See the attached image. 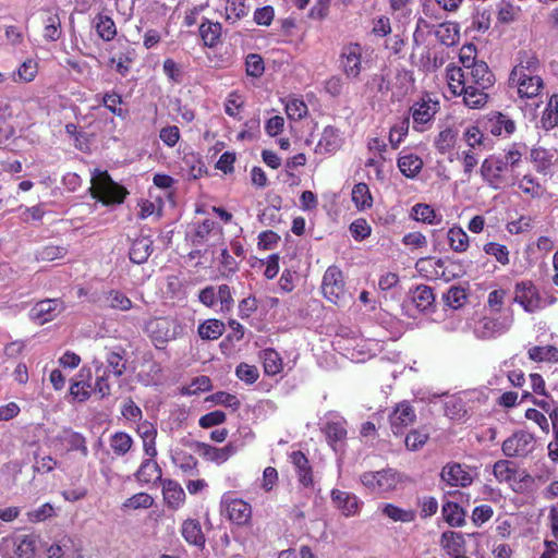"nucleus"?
I'll use <instances>...</instances> for the list:
<instances>
[{"label": "nucleus", "mask_w": 558, "mask_h": 558, "mask_svg": "<svg viewBox=\"0 0 558 558\" xmlns=\"http://www.w3.org/2000/svg\"><path fill=\"white\" fill-rule=\"evenodd\" d=\"M542 63L535 51L521 49L515 57V64L509 75V86L517 90L519 98H536L544 88L539 75Z\"/></svg>", "instance_id": "nucleus-1"}, {"label": "nucleus", "mask_w": 558, "mask_h": 558, "mask_svg": "<svg viewBox=\"0 0 558 558\" xmlns=\"http://www.w3.org/2000/svg\"><path fill=\"white\" fill-rule=\"evenodd\" d=\"M522 151L517 144L510 145L504 154H493L481 165V177L487 186L498 191L515 184L514 168L522 161Z\"/></svg>", "instance_id": "nucleus-2"}, {"label": "nucleus", "mask_w": 558, "mask_h": 558, "mask_svg": "<svg viewBox=\"0 0 558 558\" xmlns=\"http://www.w3.org/2000/svg\"><path fill=\"white\" fill-rule=\"evenodd\" d=\"M446 78L448 87L453 96H462L463 104L471 109L483 108L487 102L483 100L471 102L470 92H473V87H476V82L463 71L460 66L449 64L446 69Z\"/></svg>", "instance_id": "nucleus-3"}, {"label": "nucleus", "mask_w": 558, "mask_h": 558, "mask_svg": "<svg viewBox=\"0 0 558 558\" xmlns=\"http://www.w3.org/2000/svg\"><path fill=\"white\" fill-rule=\"evenodd\" d=\"M92 195L104 205L121 204L128 191L114 182L107 171L97 170L92 178Z\"/></svg>", "instance_id": "nucleus-4"}, {"label": "nucleus", "mask_w": 558, "mask_h": 558, "mask_svg": "<svg viewBox=\"0 0 558 558\" xmlns=\"http://www.w3.org/2000/svg\"><path fill=\"white\" fill-rule=\"evenodd\" d=\"M322 293L324 298L335 304H344L349 298L342 270L336 266H329L322 280Z\"/></svg>", "instance_id": "nucleus-5"}, {"label": "nucleus", "mask_w": 558, "mask_h": 558, "mask_svg": "<svg viewBox=\"0 0 558 558\" xmlns=\"http://www.w3.org/2000/svg\"><path fill=\"white\" fill-rule=\"evenodd\" d=\"M180 329L177 319L170 317H154L145 325L146 333L158 350L165 349L169 341L174 340Z\"/></svg>", "instance_id": "nucleus-6"}, {"label": "nucleus", "mask_w": 558, "mask_h": 558, "mask_svg": "<svg viewBox=\"0 0 558 558\" xmlns=\"http://www.w3.org/2000/svg\"><path fill=\"white\" fill-rule=\"evenodd\" d=\"M463 71L476 82V87H473L474 90L470 92V95H472V98H470L471 102L478 100L487 102V90L495 84V75L488 68L487 63L478 61L477 63H473L471 66L465 65Z\"/></svg>", "instance_id": "nucleus-7"}, {"label": "nucleus", "mask_w": 558, "mask_h": 558, "mask_svg": "<svg viewBox=\"0 0 558 558\" xmlns=\"http://www.w3.org/2000/svg\"><path fill=\"white\" fill-rule=\"evenodd\" d=\"M536 440L533 434L526 430H517L501 445L504 454L508 458H525L535 449Z\"/></svg>", "instance_id": "nucleus-8"}, {"label": "nucleus", "mask_w": 558, "mask_h": 558, "mask_svg": "<svg viewBox=\"0 0 558 558\" xmlns=\"http://www.w3.org/2000/svg\"><path fill=\"white\" fill-rule=\"evenodd\" d=\"M362 484L372 493H385L393 490L400 482L399 473L393 469H385L376 472H364L361 475Z\"/></svg>", "instance_id": "nucleus-9"}, {"label": "nucleus", "mask_w": 558, "mask_h": 558, "mask_svg": "<svg viewBox=\"0 0 558 558\" xmlns=\"http://www.w3.org/2000/svg\"><path fill=\"white\" fill-rule=\"evenodd\" d=\"M514 302L520 304L525 312L534 313L547 305V302L541 296L536 286L524 280L515 283Z\"/></svg>", "instance_id": "nucleus-10"}, {"label": "nucleus", "mask_w": 558, "mask_h": 558, "mask_svg": "<svg viewBox=\"0 0 558 558\" xmlns=\"http://www.w3.org/2000/svg\"><path fill=\"white\" fill-rule=\"evenodd\" d=\"M438 110L439 101L434 100L429 94L423 95L421 99L415 101L410 108L414 123V130L418 132L425 131V125L429 124L434 120Z\"/></svg>", "instance_id": "nucleus-11"}, {"label": "nucleus", "mask_w": 558, "mask_h": 558, "mask_svg": "<svg viewBox=\"0 0 558 558\" xmlns=\"http://www.w3.org/2000/svg\"><path fill=\"white\" fill-rule=\"evenodd\" d=\"M39 535L35 533L3 537L1 545L13 550L17 558H35Z\"/></svg>", "instance_id": "nucleus-12"}, {"label": "nucleus", "mask_w": 558, "mask_h": 558, "mask_svg": "<svg viewBox=\"0 0 558 558\" xmlns=\"http://www.w3.org/2000/svg\"><path fill=\"white\" fill-rule=\"evenodd\" d=\"M363 47L357 43L344 45L340 52V66L348 78L355 80L362 71Z\"/></svg>", "instance_id": "nucleus-13"}, {"label": "nucleus", "mask_w": 558, "mask_h": 558, "mask_svg": "<svg viewBox=\"0 0 558 558\" xmlns=\"http://www.w3.org/2000/svg\"><path fill=\"white\" fill-rule=\"evenodd\" d=\"M415 421V409L407 400L397 403L389 415L390 428L396 436L403 435L404 430L413 425Z\"/></svg>", "instance_id": "nucleus-14"}, {"label": "nucleus", "mask_w": 558, "mask_h": 558, "mask_svg": "<svg viewBox=\"0 0 558 558\" xmlns=\"http://www.w3.org/2000/svg\"><path fill=\"white\" fill-rule=\"evenodd\" d=\"M194 451L208 462L218 465L227 462L232 456L236 453V446L233 442H228L223 447H215L207 442L194 441L192 445Z\"/></svg>", "instance_id": "nucleus-15"}, {"label": "nucleus", "mask_w": 558, "mask_h": 558, "mask_svg": "<svg viewBox=\"0 0 558 558\" xmlns=\"http://www.w3.org/2000/svg\"><path fill=\"white\" fill-rule=\"evenodd\" d=\"M64 308L60 299H46L37 302L31 310V317L39 325L53 320Z\"/></svg>", "instance_id": "nucleus-16"}, {"label": "nucleus", "mask_w": 558, "mask_h": 558, "mask_svg": "<svg viewBox=\"0 0 558 558\" xmlns=\"http://www.w3.org/2000/svg\"><path fill=\"white\" fill-rule=\"evenodd\" d=\"M440 477L452 487H468L473 482V477L466 468L456 462L447 463L441 470Z\"/></svg>", "instance_id": "nucleus-17"}, {"label": "nucleus", "mask_w": 558, "mask_h": 558, "mask_svg": "<svg viewBox=\"0 0 558 558\" xmlns=\"http://www.w3.org/2000/svg\"><path fill=\"white\" fill-rule=\"evenodd\" d=\"M227 518L236 525H246L252 519V506L241 499L231 498L225 501Z\"/></svg>", "instance_id": "nucleus-18"}, {"label": "nucleus", "mask_w": 558, "mask_h": 558, "mask_svg": "<svg viewBox=\"0 0 558 558\" xmlns=\"http://www.w3.org/2000/svg\"><path fill=\"white\" fill-rule=\"evenodd\" d=\"M180 533L187 545L194 546L199 550L205 548L206 536L198 520L192 518L183 520Z\"/></svg>", "instance_id": "nucleus-19"}, {"label": "nucleus", "mask_w": 558, "mask_h": 558, "mask_svg": "<svg viewBox=\"0 0 558 558\" xmlns=\"http://www.w3.org/2000/svg\"><path fill=\"white\" fill-rule=\"evenodd\" d=\"M54 441L66 451H77L84 458L88 456L86 438L72 428H63L62 432L54 438Z\"/></svg>", "instance_id": "nucleus-20"}, {"label": "nucleus", "mask_w": 558, "mask_h": 558, "mask_svg": "<svg viewBox=\"0 0 558 558\" xmlns=\"http://www.w3.org/2000/svg\"><path fill=\"white\" fill-rule=\"evenodd\" d=\"M331 501L333 506L344 515L353 517L360 512L361 502L359 498L350 493L340 489L331 490Z\"/></svg>", "instance_id": "nucleus-21"}, {"label": "nucleus", "mask_w": 558, "mask_h": 558, "mask_svg": "<svg viewBox=\"0 0 558 558\" xmlns=\"http://www.w3.org/2000/svg\"><path fill=\"white\" fill-rule=\"evenodd\" d=\"M44 33L43 36L47 41H57L62 36L61 20L59 16V8L43 9Z\"/></svg>", "instance_id": "nucleus-22"}, {"label": "nucleus", "mask_w": 558, "mask_h": 558, "mask_svg": "<svg viewBox=\"0 0 558 558\" xmlns=\"http://www.w3.org/2000/svg\"><path fill=\"white\" fill-rule=\"evenodd\" d=\"M289 460L294 466L300 484L304 487L313 486V469L305 453L300 450L292 451L289 454Z\"/></svg>", "instance_id": "nucleus-23"}, {"label": "nucleus", "mask_w": 558, "mask_h": 558, "mask_svg": "<svg viewBox=\"0 0 558 558\" xmlns=\"http://www.w3.org/2000/svg\"><path fill=\"white\" fill-rule=\"evenodd\" d=\"M136 481L142 485L162 483V470L156 459H144L135 472Z\"/></svg>", "instance_id": "nucleus-24"}, {"label": "nucleus", "mask_w": 558, "mask_h": 558, "mask_svg": "<svg viewBox=\"0 0 558 558\" xmlns=\"http://www.w3.org/2000/svg\"><path fill=\"white\" fill-rule=\"evenodd\" d=\"M161 486L166 506L171 510L180 509L185 501V493L182 486L177 481L170 478H165Z\"/></svg>", "instance_id": "nucleus-25"}, {"label": "nucleus", "mask_w": 558, "mask_h": 558, "mask_svg": "<svg viewBox=\"0 0 558 558\" xmlns=\"http://www.w3.org/2000/svg\"><path fill=\"white\" fill-rule=\"evenodd\" d=\"M93 26L98 37L104 41L113 40L118 34L116 22L110 16L107 9H102L95 15Z\"/></svg>", "instance_id": "nucleus-26"}, {"label": "nucleus", "mask_w": 558, "mask_h": 558, "mask_svg": "<svg viewBox=\"0 0 558 558\" xmlns=\"http://www.w3.org/2000/svg\"><path fill=\"white\" fill-rule=\"evenodd\" d=\"M198 34L205 47L216 48L221 43L222 25L204 19L198 27Z\"/></svg>", "instance_id": "nucleus-27"}, {"label": "nucleus", "mask_w": 558, "mask_h": 558, "mask_svg": "<svg viewBox=\"0 0 558 558\" xmlns=\"http://www.w3.org/2000/svg\"><path fill=\"white\" fill-rule=\"evenodd\" d=\"M487 129L495 136H509L515 131V123L507 114L493 112L488 117Z\"/></svg>", "instance_id": "nucleus-28"}, {"label": "nucleus", "mask_w": 558, "mask_h": 558, "mask_svg": "<svg viewBox=\"0 0 558 558\" xmlns=\"http://www.w3.org/2000/svg\"><path fill=\"white\" fill-rule=\"evenodd\" d=\"M153 253V240L149 236L136 238L130 247L129 257L134 264L145 263Z\"/></svg>", "instance_id": "nucleus-29"}, {"label": "nucleus", "mask_w": 558, "mask_h": 558, "mask_svg": "<svg viewBox=\"0 0 558 558\" xmlns=\"http://www.w3.org/2000/svg\"><path fill=\"white\" fill-rule=\"evenodd\" d=\"M343 138L339 129L327 125L324 128L322 136L318 141L317 148L324 153H336L342 146Z\"/></svg>", "instance_id": "nucleus-30"}, {"label": "nucleus", "mask_w": 558, "mask_h": 558, "mask_svg": "<svg viewBox=\"0 0 558 558\" xmlns=\"http://www.w3.org/2000/svg\"><path fill=\"white\" fill-rule=\"evenodd\" d=\"M397 166L404 177L414 179L422 171L423 160L417 155L410 153L399 156Z\"/></svg>", "instance_id": "nucleus-31"}, {"label": "nucleus", "mask_w": 558, "mask_h": 558, "mask_svg": "<svg viewBox=\"0 0 558 558\" xmlns=\"http://www.w3.org/2000/svg\"><path fill=\"white\" fill-rule=\"evenodd\" d=\"M441 513L445 522L452 527H461L465 523V511L454 501H446L442 505Z\"/></svg>", "instance_id": "nucleus-32"}, {"label": "nucleus", "mask_w": 558, "mask_h": 558, "mask_svg": "<svg viewBox=\"0 0 558 558\" xmlns=\"http://www.w3.org/2000/svg\"><path fill=\"white\" fill-rule=\"evenodd\" d=\"M435 35L442 45L454 46L460 40V26L456 22H444L437 27Z\"/></svg>", "instance_id": "nucleus-33"}, {"label": "nucleus", "mask_w": 558, "mask_h": 558, "mask_svg": "<svg viewBox=\"0 0 558 558\" xmlns=\"http://www.w3.org/2000/svg\"><path fill=\"white\" fill-rule=\"evenodd\" d=\"M226 330V325L217 318H209L201 323L197 327V333L202 340H217Z\"/></svg>", "instance_id": "nucleus-34"}, {"label": "nucleus", "mask_w": 558, "mask_h": 558, "mask_svg": "<svg viewBox=\"0 0 558 558\" xmlns=\"http://www.w3.org/2000/svg\"><path fill=\"white\" fill-rule=\"evenodd\" d=\"M412 301L418 311H429L435 304V294L433 289L426 284L417 286L412 292Z\"/></svg>", "instance_id": "nucleus-35"}, {"label": "nucleus", "mask_w": 558, "mask_h": 558, "mask_svg": "<svg viewBox=\"0 0 558 558\" xmlns=\"http://www.w3.org/2000/svg\"><path fill=\"white\" fill-rule=\"evenodd\" d=\"M97 97H100V104L109 110L113 116L125 119L128 117V110L123 109L121 105L123 104L122 96L116 92L110 90L106 92L102 95H97Z\"/></svg>", "instance_id": "nucleus-36"}, {"label": "nucleus", "mask_w": 558, "mask_h": 558, "mask_svg": "<svg viewBox=\"0 0 558 558\" xmlns=\"http://www.w3.org/2000/svg\"><path fill=\"white\" fill-rule=\"evenodd\" d=\"M352 202L357 210L364 211L373 206V196L366 183H356L351 193Z\"/></svg>", "instance_id": "nucleus-37"}, {"label": "nucleus", "mask_w": 558, "mask_h": 558, "mask_svg": "<svg viewBox=\"0 0 558 558\" xmlns=\"http://www.w3.org/2000/svg\"><path fill=\"white\" fill-rule=\"evenodd\" d=\"M530 360L536 363H558V348L555 345H535L527 350Z\"/></svg>", "instance_id": "nucleus-38"}, {"label": "nucleus", "mask_w": 558, "mask_h": 558, "mask_svg": "<svg viewBox=\"0 0 558 558\" xmlns=\"http://www.w3.org/2000/svg\"><path fill=\"white\" fill-rule=\"evenodd\" d=\"M69 253L68 246L47 244L35 252V259L37 262H54L63 259Z\"/></svg>", "instance_id": "nucleus-39"}, {"label": "nucleus", "mask_w": 558, "mask_h": 558, "mask_svg": "<svg viewBox=\"0 0 558 558\" xmlns=\"http://www.w3.org/2000/svg\"><path fill=\"white\" fill-rule=\"evenodd\" d=\"M447 240L450 248L457 253H463L469 248V235L466 232L458 226H454L448 230Z\"/></svg>", "instance_id": "nucleus-40"}, {"label": "nucleus", "mask_w": 558, "mask_h": 558, "mask_svg": "<svg viewBox=\"0 0 558 558\" xmlns=\"http://www.w3.org/2000/svg\"><path fill=\"white\" fill-rule=\"evenodd\" d=\"M541 123L545 130H553L558 125V94H553L549 97Z\"/></svg>", "instance_id": "nucleus-41"}, {"label": "nucleus", "mask_w": 558, "mask_h": 558, "mask_svg": "<svg viewBox=\"0 0 558 558\" xmlns=\"http://www.w3.org/2000/svg\"><path fill=\"white\" fill-rule=\"evenodd\" d=\"M444 412L450 420L459 422L464 421L468 415L465 402L457 397H450L445 401Z\"/></svg>", "instance_id": "nucleus-42"}, {"label": "nucleus", "mask_w": 558, "mask_h": 558, "mask_svg": "<svg viewBox=\"0 0 558 558\" xmlns=\"http://www.w3.org/2000/svg\"><path fill=\"white\" fill-rule=\"evenodd\" d=\"M554 155L546 148L537 147L531 150V159L538 173L546 174L553 167Z\"/></svg>", "instance_id": "nucleus-43"}, {"label": "nucleus", "mask_w": 558, "mask_h": 558, "mask_svg": "<svg viewBox=\"0 0 558 558\" xmlns=\"http://www.w3.org/2000/svg\"><path fill=\"white\" fill-rule=\"evenodd\" d=\"M246 0H226L225 20L230 24H235L248 13L245 4Z\"/></svg>", "instance_id": "nucleus-44"}, {"label": "nucleus", "mask_w": 558, "mask_h": 558, "mask_svg": "<svg viewBox=\"0 0 558 558\" xmlns=\"http://www.w3.org/2000/svg\"><path fill=\"white\" fill-rule=\"evenodd\" d=\"M345 421L328 422L325 426V434L328 444L335 448L338 442H342L347 438Z\"/></svg>", "instance_id": "nucleus-45"}, {"label": "nucleus", "mask_w": 558, "mask_h": 558, "mask_svg": "<svg viewBox=\"0 0 558 558\" xmlns=\"http://www.w3.org/2000/svg\"><path fill=\"white\" fill-rule=\"evenodd\" d=\"M522 9L509 1H502L498 5L497 21L500 24H511L520 20Z\"/></svg>", "instance_id": "nucleus-46"}, {"label": "nucleus", "mask_w": 558, "mask_h": 558, "mask_svg": "<svg viewBox=\"0 0 558 558\" xmlns=\"http://www.w3.org/2000/svg\"><path fill=\"white\" fill-rule=\"evenodd\" d=\"M383 513L395 522L410 523L416 519L415 510L402 509L393 504H386Z\"/></svg>", "instance_id": "nucleus-47"}, {"label": "nucleus", "mask_w": 558, "mask_h": 558, "mask_svg": "<svg viewBox=\"0 0 558 558\" xmlns=\"http://www.w3.org/2000/svg\"><path fill=\"white\" fill-rule=\"evenodd\" d=\"M493 474L499 483H510L518 474L513 463L509 460H498L493 465Z\"/></svg>", "instance_id": "nucleus-48"}, {"label": "nucleus", "mask_w": 558, "mask_h": 558, "mask_svg": "<svg viewBox=\"0 0 558 558\" xmlns=\"http://www.w3.org/2000/svg\"><path fill=\"white\" fill-rule=\"evenodd\" d=\"M125 355L126 351L119 347L117 350L109 352L106 356L108 367L117 377L122 376L126 369Z\"/></svg>", "instance_id": "nucleus-49"}, {"label": "nucleus", "mask_w": 558, "mask_h": 558, "mask_svg": "<svg viewBox=\"0 0 558 558\" xmlns=\"http://www.w3.org/2000/svg\"><path fill=\"white\" fill-rule=\"evenodd\" d=\"M518 187L531 198H541L545 193V187L531 174L523 175Z\"/></svg>", "instance_id": "nucleus-50"}, {"label": "nucleus", "mask_w": 558, "mask_h": 558, "mask_svg": "<svg viewBox=\"0 0 558 558\" xmlns=\"http://www.w3.org/2000/svg\"><path fill=\"white\" fill-rule=\"evenodd\" d=\"M440 545L447 553L460 555L459 553L464 545V537L459 532L446 531L441 534Z\"/></svg>", "instance_id": "nucleus-51"}, {"label": "nucleus", "mask_w": 558, "mask_h": 558, "mask_svg": "<svg viewBox=\"0 0 558 558\" xmlns=\"http://www.w3.org/2000/svg\"><path fill=\"white\" fill-rule=\"evenodd\" d=\"M245 105L244 97L239 90H232L225 100V112L234 119L240 120V113Z\"/></svg>", "instance_id": "nucleus-52"}, {"label": "nucleus", "mask_w": 558, "mask_h": 558, "mask_svg": "<svg viewBox=\"0 0 558 558\" xmlns=\"http://www.w3.org/2000/svg\"><path fill=\"white\" fill-rule=\"evenodd\" d=\"M133 446L132 437L124 432H117L110 438V447L118 457L125 456Z\"/></svg>", "instance_id": "nucleus-53"}, {"label": "nucleus", "mask_w": 558, "mask_h": 558, "mask_svg": "<svg viewBox=\"0 0 558 558\" xmlns=\"http://www.w3.org/2000/svg\"><path fill=\"white\" fill-rule=\"evenodd\" d=\"M457 132L451 128L440 131L435 138V147L440 154H446L454 147Z\"/></svg>", "instance_id": "nucleus-54"}, {"label": "nucleus", "mask_w": 558, "mask_h": 558, "mask_svg": "<svg viewBox=\"0 0 558 558\" xmlns=\"http://www.w3.org/2000/svg\"><path fill=\"white\" fill-rule=\"evenodd\" d=\"M286 112L290 120L300 121L307 116V105L301 98H289L286 102Z\"/></svg>", "instance_id": "nucleus-55"}, {"label": "nucleus", "mask_w": 558, "mask_h": 558, "mask_svg": "<svg viewBox=\"0 0 558 558\" xmlns=\"http://www.w3.org/2000/svg\"><path fill=\"white\" fill-rule=\"evenodd\" d=\"M108 306L112 310L129 311L132 308V301L120 290H110L106 294Z\"/></svg>", "instance_id": "nucleus-56"}, {"label": "nucleus", "mask_w": 558, "mask_h": 558, "mask_svg": "<svg viewBox=\"0 0 558 558\" xmlns=\"http://www.w3.org/2000/svg\"><path fill=\"white\" fill-rule=\"evenodd\" d=\"M484 252L493 256L499 264L507 266L510 263V252L504 244L497 242H488L483 246Z\"/></svg>", "instance_id": "nucleus-57"}, {"label": "nucleus", "mask_w": 558, "mask_h": 558, "mask_svg": "<svg viewBox=\"0 0 558 558\" xmlns=\"http://www.w3.org/2000/svg\"><path fill=\"white\" fill-rule=\"evenodd\" d=\"M410 119L404 118L400 122L393 124L389 131V143L393 149H397L408 135Z\"/></svg>", "instance_id": "nucleus-58"}, {"label": "nucleus", "mask_w": 558, "mask_h": 558, "mask_svg": "<svg viewBox=\"0 0 558 558\" xmlns=\"http://www.w3.org/2000/svg\"><path fill=\"white\" fill-rule=\"evenodd\" d=\"M264 371L267 375H277L282 371V360L274 349L264 351Z\"/></svg>", "instance_id": "nucleus-59"}, {"label": "nucleus", "mask_w": 558, "mask_h": 558, "mask_svg": "<svg viewBox=\"0 0 558 558\" xmlns=\"http://www.w3.org/2000/svg\"><path fill=\"white\" fill-rule=\"evenodd\" d=\"M38 73V62L32 58L26 59L17 69V81L31 83ZM16 81V78H14Z\"/></svg>", "instance_id": "nucleus-60"}, {"label": "nucleus", "mask_w": 558, "mask_h": 558, "mask_svg": "<svg viewBox=\"0 0 558 558\" xmlns=\"http://www.w3.org/2000/svg\"><path fill=\"white\" fill-rule=\"evenodd\" d=\"M445 303L453 308L458 310L462 307L466 301V292L461 287H450L446 294H444Z\"/></svg>", "instance_id": "nucleus-61"}, {"label": "nucleus", "mask_w": 558, "mask_h": 558, "mask_svg": "<svg viewBox=\"0 0 558 558\" xmlns=\"http://www.w3.org/2000/svg\"><path fill=\"white\" fill-rule=\"evenodd\" d=\"M153 505H154V498L149 494L141 492V493L134 494L133 496L128 498L124 501L123 507L128 508V509L137 510V509H148Z\"/></svg>", "instance_id": "nucleus-62"}, {"label": "nucleus", "mask_w": 558, "mask_h": 558, "mask_svg": "<svg viewBox=\"0 0 558 558\" xmlns=\"http://www.w3.org/2000/svg\"><path fill=\"white\" fill-rule=\"evenodd\" d=\"M428 438V433L422 429H412L405 436L404 444L408 450L416 451L427 442Z\"/></svg>", "instance_id": "nucleus-63"}, {"label": "nucleus", "mask_w": 558, "mask_h": 558, "mask_svg": "<svg viewBox=\"0 0 558 558\" xmlns=\"http://www.w3.org/2000/svg\"><path fill=\"white\" fill-rule=\"evenodd\" d=\"M349 230L355 241H363L372 233V227L365 218H357L352 221Z\"/></svg>", "instance_id": "nucleus-64"}]
</instances>
